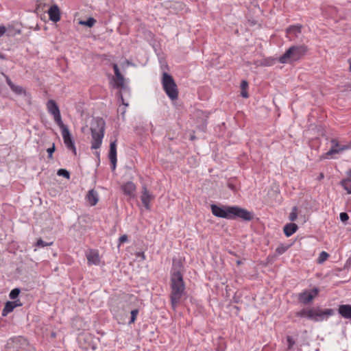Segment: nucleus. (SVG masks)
Returning a JSON list of instances; mask_svg holds the SVG:
<instances>
[{
    "label": "nucleus",
    "mask_w": 351,
    "mask_h": 351,
    "mask_svg": "<svg viewBox=\"0 0 351 351\" xmlns=\"http://www.w3.org/2000/svg\"><path fill=\"white\" fill-rule=\"evenodd\" d=\"M213 215L227 219H241L250 221L253 219V213L237 206H223L212 204L210 206Z\"/></svg>",
    "instance_id": "1"
},
{
    "label": "nucleus",
    "mask_w": 351,
    "mask_h": 351,
    "mask_svg": "<svg viewBox=\"0 0 351 351\" xmlns=\"http://www.w3.org/2000/svg\"><path fill=\"white\" fill-rule=\"evenodd\" d=\"M170 300L172 308L175 311L182 297L185 294V284L183 276H171Z\"/></svg>",
    "instance_id": "2"
},
{
    "label": "nucleus",
    "mask_w": 351,
    "mask_h": 351,
    "mask_svg": "<svg viewBox=\"0 0 351 351\" xmlns=\"http://www.w3.org/2000/svg\"><path fill=\"white\" fill-rule=\"evenodd\" d=\"M334 311L331 308L320 309L319 308H303L296 313V316L300 317H307L314 322H321L328 319L332 315Z\"/></svg>",
    "instance_id": "3"
},
{
    "label": "nucleus",
    "mask_w": 351,
    "mask_h": 351,
    "mask_svg": "<svg viewBox=\"0 0 351 351\" xmlns=\"http://www.w3.org/2000/svg\"><path fill=\"white\" fill-rule=\"evenodd\" d=\"M307 51L308 48L304 45L291 46L279 58V62L285 64L297 61L304 56Z\"/></svg>",
    "instance_id": "4"
},
{
    "label": "nucleus",
    "mask_w": 351,
    "mask_h": 351,
    "mask_svg": "<svg viewBox=\"0 0 351 351\" xmlns=\"http://www.w3.org/2000/svg\"><path fill=\"white\" fill-rule=\"evenodd\" d=\"M92 136L91 149H97L100 147L104 136L105 121L102 118H97L90 128Z\"/></svg>",
    "instance_id": "5"
},
{
    "label": "nucleus",
    "mask_w": 351,
    "mask_h": 351,
    "mask_svg": "<svg viewBox=\"0 0 351 351\" xmlns=\"http://www.w3.org/2000/svg\"><path fill=\"white\" fill-rule=\"evenodd\" d=\"M161 83L163 90L169 98L171 100L177 99L178 97V90L173 77L170 74L163 72Z\"/></svg>",
    "instance_id": "6"
},
{
    "label": "nucleus",
    "mask_w": 351,
    "mask_h": 351,
    "mask_svg": "<svg viewBox=\"0 0 351 351\" xmlns=\"http://www.w3.org/2000/svg\"><path fill=\"white\" fill-rule=\"evenodd\" d=\"M28 346L26 339L19 337L11 339L7 343V351H25V347Z\"/></svg>",
    "instance_id": "7"
},
{
    "label": "nucleus",
    "mask_w": 351,
    "mask_h": 351,
    "mask_svg": "<svg viewBox=\"0 0 351 351\" xmlns=\"http://www.w3.org/2000/svg\"><path fill=\"white\" fill-rule=\"evenodd\" d=\"M351 148V143L347 145H341L336 139L331 140L330 149L322 156L323 158H332L333 155L339 154L344 150Z\"/></svg>",
    "instance_id": "8"
},
{
    "label": "nucleus",
    "mask_w": 351,
    "mask_h": 351,
    "mask_svg": "<svg viewBox=\"0 0 351 351\" xmlns=\"http://www.w3.org/2000/svg\"><path fill=\"white\" fill-rule=\"evenodd\" d=\"M319 289L314 287L311 290H304L303 292L299 293L298 301L303 304H308L311 303L313 300L317 295Z\"/></svg>",
    "instance_id": "9"
},
{
    "label": "nucleus",
    "mask_w": 351,
    "mask_h": 351,
    "mask_svg": "<svg viewBox=\"0 0 351 351\" xmlns=\"http://www.w3.org/2000/svg\"><path fill=\"white\" fill-rule=\"evenodd\" d=\"M108 157L111 163V169L114 171L117 165V143L116 141L111 142L110 144V150Z\"/></svg>",
    "instance_id": "10"
},
{
    "label": "nucleus",
    "mask_w": 351,
    "mask_h": 351,
    "mask_svg": "<svg viewBox=\"0 0 351 351\" xmlns=\"http://www.w3.org/2000/svg\"><path fill=\"white\" fill-rule=\"evenodd\" d=\"M183 276V264L180 259L173 258L171 276Z\"/></svg>",
    "instance_id": "11"
},
{
    "label": "nucleus",
    "mask_w": 351,
    "mask_h": 351,
    "mask_svg": "<svg viewBox=\"0 0 351 351\" xmlns=\"http://www.w3.org/2000/svg\"><path fill=\"white\" fill-rule=\"evenodd\" d=\"M48 14L49 16V19L56 23L60 19V11L58 6L56 4L52 5L49 9L48 10Z\"/></svg>",
    "instance_id": "12"
},
{
    "label": "nucleus",
    "mask_w": 351,
    "mask_h": 351,
    "mask_svg": "<svg viewBox=\"0 0 351 351\" xmlns=\"http://www.w3.org/2000/svg\"><path fill=\"white\" fill-rule=\"evenodd\" d=\"M154 198L152 194H151L147 190L146 186L143 187L142 195L141 196V199L142 203L146 209L149 210V202Z\"/></svg>",
    "instance_id": "13"
},
{
    "label": "nucleus",
    "mask_w": 351,
    "mask_h": 351,
    "mask_svg": "<svg viewBox=\"0 0 351 351\" xmlns=\"http://www.w3.org/2000/svg\"><path fill=\"white\" fill-rule=\"evenodd\" d=\"M338 312L343 318L351 319V304L339 305Z\"/></svg>",
    "instance_id": "14"
},
{
    "label": "nucleus",
    "mask_w": 351,
    "mask_h": 351,
    "mask_svg": "<svg viewBox=\"0 0 351 351\" xmlns=\"http://www.w3.org/2000/svg\"><path fill=\"white\" fill-rule=\"evenodd\" d=\"M301 25H293L289 27L287 29V33L289 38L291 40H293L295 38H297L298 35L301 34Z\"/></svg>",
    "instance_id": "15"
},
{
    "label": "nucleus",
    "mask_w": 351,
    "mask_h": 351,
    "mask_svg": "<svg viewBox=\"0 0 351 351\" xmlns=\"http://www.w3.org/2000/svg\"><path fill=\"white\" fill-rule=\"evenodd\" d=\"M86 199L90 206H95L97 204L99 196L97 191L94 189L90 190L86 195Z\"/></svg>",
    "instance_id": "16"
},
{
    "label": "nucleus",
    "mask_w": 351,
    "mask_h": 351,
    "mask_svg": "<svg viewBox=\"0 0 351 351\" xmlns=\"http://www.w3.org/2000/svg\"><path fill=\"white\" fill-rule=\"evenodd\" d=\"M86 258L89 264L98 265L99 263V256L97 252L90 250L86 254Z\"/></svg>",
    "instance_id": "17"
},
{
    "label": "nucleus",
    "mask_w": 351,
    "mask_h": 351,
    "mask_svg": "<svg viewBox=\"0 0 351 351\" xmlns=\"http://www.w3.org/2000/svg\"><path fill=\"white\" fill-rule=\"evenodd\" d=\"M298 229V226L294 223L286 224L283 228V231L286 237H289L293 234Z\"/></svg>",
    "instance_id": "18"
},
{
    "label": "nucleus",
    "mask_w": 351,
    "mask_h": 351,
    "mask_svg": "<svg viewBox=\"0 0 351 351\" xmlns=\"http://www.w3.org/2000/svg\"><path fill=\"white\" fill-rule=\"evenodd\" d=\"M121 189L125 195L131 196L136 189V186L133 182H128L121 186Z\"/></svg>",
    "instance_id": "19"
},
{
    "label": "nucleus",
    "mask_w": 351,
    "mask_h": 351,
    "mask_svg": "<svg viewBox=\"0 0 351 351\" xmlns=\"http://www.w3.org/2000/svg\"><path fill=\"white\" fill-rule=\"evenodd\" d=\"M48 112L51 114H56L60 112V109L56 102L53 99H49L47 103Z\"/></svg>",
    "instance_id": "20"
},
{
    "label": "nucleus",
    "mask_w": 351,
    "mask_h": 351,
    "mask_svg": "<svg viewBox=\"0 0 351 351\" xmlns=\"http://www.w3.org/2000/svg\"><path fill=\"white\" fill-rule=\"evenodd\" d=\"M61 131H62V138L64 140V143L65 145L68 144V143H71L72 142H74L73 141V138L71 137V135L70 134V132H69L68 128H64Z\"/></svg>",
    "instance_id": "21"
},
{
    "label": "nucleus",
    "mask_w": 351,
    "mask_h": 351,
    "mask_svg": "<svg viewBox=\"0 0 351 351\" xmlns=\"http://www.w3.org/2000/svg\"><path fill=\"white\" fill-rule=\"evenodd\" d=\"M14 308V306L13 305V303H12L11 301L6 302L4 308L2 311V315L6 316L8 313L13 311Z\"/></svg>",
    "instance_id": "22"
},
{
    "label": "nucleus",
    "mask_w": 351,
    "mask_h": 351,
    "mask_svg": "<svg viewBox=\"0 0 351 351\" xmlns=\"http://www.w3.org/2000/svg\"><path fill=\"white\" fill-rule=\"evenodd\" d=\"M53 116V119L56 124L60 127V128L63 130L64 128H68L66 125H64L62 121L60 112H57L56 114H52Z\"/></svg>",
    "instance_id": "23"
},
{
    "label": "nucleus",
    "mask_w": 351,
    "mask_h": 351,
    "mask_svg": "<svg viewBox=\"0 0 351 351\" xmlns=\"http://www.w3.org/2000/svg\"><path fill=\"white\" fill-rule=\"evenodd\" d=\"M116 77H117V81L115 82V86L117 88H119L123 89V90H125L127 89V87L124 84L123 75L122 74H120V75L116 76Z\"/></svg>",
    "instance_id": "24"
},
{
    "label": "nucleus",
    "mask_w": 351,
    "mask_h": 351,
    "mask_svg": "<svg viewBox=\"0 0 351 351\" xmlns=\"http://www.w3.org/2000/svg\"><path fill=\"white\" fill-rule=\"evenodd\" d=\"M351 182L350 178H345L340 182L341 186L347 191L348 194H351V186H348V183Z\"/></svg>",
    "instance_id": "25"
},
{
    "label": "nucleus",
    "mask_w": 351,
    "mask_h": 351,
    "mask_svg": "<svg viewBox=\"0 0 351 351\" xmlns=\"http://www.w3.org/2000/svg\"><path fill=\"white\" fill-rule=\"evenodd\" d=\"M96 23V20L93 17H89L86 21H80L81 25L87 26L88 27H93Z\"/></svg>",
    "instance_id": "26"
},
{
    "label": "nucleus",
    "mask_w": 351,
    "mask_h": 351,
    "mask_svg": "<svg viewBox=\"0 0 351 351\" xmlns=\"http://www.w3.org/2000/svg\"><path fill=\"white\" fill-rule=\"evenodd\" d=\"M57 174L59 176H62L66 179H69L70 178V173L69 171H67L66 169H60L58 170L57 171Z\"/></svg>",
    "instance_id": "27"
},
{
    "label": "nucleus",
    "mask_w": 351,
    "mask_h": 351,
    "mask_svg": "<svg viewBox=\"0 0 351 351\" xmlns=\"http://www.w3.org/2000/svg\"><path fill=\"white\" fill-rule=\"evenodd\" d=\"M20 292H21L20 289H19V288H14V289H13L10 291V294H9V297H10V299H12V300H15V299H16V298H18V296H19V295Z\"/></svg>",
    "instance_id": "28"
},
{
    "label": "nucleus",
    "mask_w": 351,
    "mask_h": 351,
    "mask_svg": "<svg viewBox=\"0 0 351 351\" xmlns=\"http://www.w3.org/2000/svg\"><path fill=\"white\" fill-rule=\"evenodd\" d=\"M298 208L296 206H294L292 208L291 213L289 214V219L291 221H295L297 219L298 217V213H297Z\"/></svg>",
    "instance_id": "29"
},
{
    "label": "nucleus",
    "mask_w": 351,
    "mask_h": 351,
    "mask_svg": "<svg viewBox=\"0 0 351 351\" xmlns=\"http://www.w3.org/2000/svg\"><path fill=\"white\" fill-rule=\"evenodd\" d=\"M138 309L137 308H135V309H133L131 311L130 313H131V317H130V320L129 321V324H131L132 323H134L136 319V316L138 314Z\"/></svg>",
    "instance_id": "30"
},
{
    "label": "nucleus",
    "mask_w": 351,
    "mask_h": 351,
    "mask_svg": "<svg viewBox=\"0 0 351 351\" xmlns=\"http://www.w3.org/2000/svg\"><path fill=\"white\" fill-rule=\"evenodd\" d=\"M10 88L13 92H14L17 95H21L25 92L23 87L20 86H16L14 84Z\"/></svg>",
    "instance_id": "31"
},
{
    "label": "nucleus",
    "mask_w": 351,
    "mask_h": 351,
    "mask_svg": "<svg viewBox=\"0 0 351 351\" xmlns=\"http://www.w3.org/2000/svg\"><path fill=\"white\" fill-rule=\"evenodd\" d=\"M52 243H53L52 242L47 243V242L44 241L42 239H39L36 243V246L38 247H43L51 245H52Z\"/></svg>",
    "instance_id": "32"
},
{
    "label": "nucleus",
    "mask_w": 351,
    "mask_h": 351,
    "mask_svg": "<svg viewBox=\"0 0 351 351\" xmlns=\"http://www.w3.org/2000/svg\"><path fill=\"white\" fill-rule=\"evenodd\" d=\"M288 249V246L280 245L276 249V253L280 255L284 254Z\"/></svg>",
    "instance_id": "33"
},
{
    "label": "nucleus",
    "mask_w": 351,
    "mask_h": 351,
    "mask_svg": "<svg viewBox=\"0 0 351 351\" xmlns=\"http://www.w3.org/2000/svg\"><path fill=\"white\" fill-rule=\"evenodd\" d=\"M328 256H329V254L327 252H324V251L322 252L319 254V256L318 258V262L319 263H323L328 258Z\"/></svg>",
    "instance_id": "34"
},
{
    "label": "nucleus",
    "mask_w": 351,
    "mask_h": 351,
    "mask_svg": "<svg viewBox=\"0 0 351 351\" xmlns=\"http://www.w3.org/2000/svg\"><path fill=\"white\" fill-rule=\"evenodd\" d=\"M339 218L343 223H347V221L349 219V216L347 213L342 212L339 215Z\"/></svg>",
    "instance_id": "35"
},
{
    "label": "nucleus",
    "mask_w": 351,
    "mask_h": 351,
    "mask_svg": "<svg viewBox=\"0 0 351 351\" xmlns=\"http://www.w3.org/2000/svg\"><path fill=\"white\" fill-rule=\"evenodd\" d=\"M55 150H56L55 144L53 143L52 146L47 149L49 158L51 159L53 158L52 155H53V152H55Z\"/></svg>",
    "instance_id": "36"
},
{
    "label": "nucleus",
    "mask_w": 351,
    "mask_h": 351,
    "mask_svg": "<svg viewBox=\"0 0 351 351\" xmlns=\"http://www.w3.org/2000/svg\"><path fill=\"white\" fill-rule=\"evenodd\" d=\"M65 145L69 149L71 150L75 155H76V148L74 142L66 144Z\"/></svg>",
    "instance_id": "37"
},
{
    "label": "nucleus",
    "mask_w": 351,
    "mask_h": 351,
    "mask_svg": "<svg viewBox=\"0 0 351 351\" xmlns=\"http://www.w3.org/2000/svg\"><path fill=\"white\" fill-rule=\"evenodd\" d=\"M128 241V236L126 234H123L121 236L119 239V245L126 242Z\"/></svg>",
    "instance_id": "38"
},
{
    "label": "nucleus",
    "mask_w": 351,
    "mask_h": 351,
    "mask_svg": "<svg viewBox=\"0 0 351 351\" xmlns=\"http://www.w3.org/2000/svg\"><path fill=\"white\" fill-rule=\"evenodd\" d=\"M112 67H113V70H114L115 76H117V75L121 74L119 71V66L117 64H114Z\"/></svg>",
    "instance_id": "39"
},
{
    "label": "nucleus",
    "mask_w": 351,
    "mask_h": 351,
    "mask_svg": "<svg viewBox=\"0 0 351 351\" xmlns=\"http://www.w3.org/2000/svg\"><path fill=\"white\" fill-rule=\"evenodd\" d=\"M248 87V83L246 80H242L241 82V90H246Z\"/></svg>",
    "instance_id": "40"
},
{
    "label": "nucleus",
    "mask_w": 351,
    "mask_h": 351,
    "mask_svg": "<svg viewBox=\"0 0 351 351\" xmlns=\"http://www.w3.org/2000/svg\"><path fill=\"white\" fill-rule=\"evenodd\" d=\"M12 303H13V305L14 306V308L22 306V303L19 300H16L14 301H12Z\"/></svg>",
    "instance_id": "41"
},
{
    "label": "nucleus",
    "mask_w": 351,
    "mask_h": 351,
    "mask_svg": "<svg viewBox=\"0 0 351 351\" xmlns=\"http://www.w3.org/2000/svg\"><path fill=\"white\" fill-rule=\"evenodd\" d=\"M287 341L289 343V348H291L295 343L294 341L291 337H287Z\"/></svg>",
    "instance_id": "42"
},
{
    "label": "nucleus",
    "mask_w": 351,
    "mask_h": 351,
    "mask_svg": "<svg viewBox=\"0 0 351 351\" xmlns=\"http://www.w3.org/2000/svg\"><path fill=\"white\" fill-rule=\"evenodd\" d=\"M241 95L244 98H247L249 97L247 92L246 90H241Z\"/></svg>",
    "instance_id": "43"
},
{
    "label": "nucleus",
    "mask_w": 351,
    "mask_h": 351,
    "mask_svg": "<svg viewBox=\"0 0 351 351\" xmlns=\"http://www.w3.org/2000/svg\"><path fill=\"white\" fill-rule=\"evenodd\" d=\"M6 31V29L4 26H0V37L2 36Z\"/></svg>",
    "instance_id": "44"
},
{
    "label": "nucleus",
    "mask_w": 351,
    "mask_h": 351,
    "mask_svg": "<svg viewBox=\"0 0 351 351\" xmlns=\"http://www.w3.org/2000/svg\"><path fill=\"white\" fill-rule=\"evenodd\" d=\"M6 82L8 85L10 86V88H11L14 85L13 82L8 76H6Z\"/></svg>",
    "instance_id": "45"
},
{
    "label": "nucleus",
    "mask_w": 351,
    "mask_h": 351,
    "mask_svg": "<svg viewBox=\"0 0 351 351\" xmlns=\"http://www.w3.org/2000/svg\"><path fill=\"white\" fill-rule=\"evenodd\" d=\"M136 256L139 257V258H141L143 260L145 259V256L144 252H138L136 254Z\"/></svg>",
    "instance_id": "46"
},
{
    "label": "nucleus",
    "mask_w": 351,
    "mask_h": 351,
    "mask_svg": "<svg viewBox=\"0 0 351 351\" xmlns=\"http://www.w3.org/2000/svg\"><path fill=\"white\" fill-rule=\"evenodd\" d=\"M119 95H120L121 99V100H122V104H123V105H125V106H127L128 104H125V103L124 102V100H123V97H122V95H121V92H119Z\"/></svg>",
    "instance_id": "47"
},
{
    "label": "nucleus",
    "mask_w": 351,
    "mask_h": 351,
    "mask_svg": "<svg viewBox=\"0 0 351 351\" xmlns=\"http://www.w3.org/2000/svg\"><path fill=\"white\" fill-rule=\"evenodd\" d=\"M346 88H348V89H350V90H351V82L348 83V84L346 85Z\"/></svg>",
    "instance_id": "48"
},
{
    "label": "nucleus",
    "mask_w": 351,
    "mask_h": 351,
    "mask_svg": "<svg viewBox=\"0 0 351 351\" xmlns=\"http://www.w3.org/2000/svg\"><path fill=\"white\" fill-rule=\"evenodd\" d=\"M348 62L350 64L349 71H351V58L348 60Z\"/></svg>",
    "instance_id": "49"
},
{
    "label": "nucleus",
    "mask_w": 351,
    "mask_h": 351,
    "mask_svg": "<svg viewBox=\"0 0 351 351\" xmlns=\"http://www.w3.org/2000/svg\"><path fill=\"white\" fill-rule=\"evenodd\" d=\"M347 175L348 176V178H350V179H351V169H350L349 171H348V172H347Z\"/></svg>",
    "instance_id": "50"
},
{
    "label": "nucleus",
    "mask_w": 351,
    "mask_h": 351,
    "mask_svg": "<svg viewBox=\"0 0 351 351\" xmlns=\"http://www.w3.org/2000/svg\"><path fill=\"white\" fill-rule=\"evenodd\" d=\"M228 186L232 190H234L235 187L233 184H229Z\"/></svg>",
    "instance_id": "51"
},
{
    "label": "nucleus",
    "mask_w": 351,
    "mask_h": 351,
    "mask_svg": "<svg viewBox=\"0 0 351 351\" xmlns=\"http://www.w3.org/2000/svg\"><path fill=\"white\" fill-rule=\"evenodd\" d=\"M234 302H236V303L239 302V300L237 299L236 298H234Z\"/></svg>",
    "instance_id": "52"
},
{
    "label": "nucleus",
    "mask_w": 351,
    "mask_h": 351,
    "mask_svg": "<svg viewBox=\"0 0 351 351\" xmlns=\"http://www.w3.org/2000/svg\"><path fill=\"white\" fill-rule=\"evenodd\" d=\"M320 178H324V175H323L322 173H321V175H320Z\"/></svg>",
    "instance_id": "53"
},
{
    "label": "nucleus",
    "mask_w": 351,
    "mask_h": 351,
    "mask_svg": "<svg viewBox=\"0 0 351 351\" xmlns=\"http://www.w3.org/2000/svg\"><path fill=\"white\" fill-rule=\"evenodd\" d=\"M0 58H3V56L0 54Z\"/></svg>",
    "instance_id": "54"
},
{
    "label": "nucleus",
    "mask_w": 351,
    "mask_h": 351,
    "mask_svg": "<svg viewBox=\"0 0 351 351\" xmlns=\"http://www.w3.org/2000/svg\"><path fill=\"white\" fill-rule=\"evenodd\" d=\"M237 264H238V265L241 264V261H237Z\"/></svg>",
    "instance_id": "55"
}]
</instances>
